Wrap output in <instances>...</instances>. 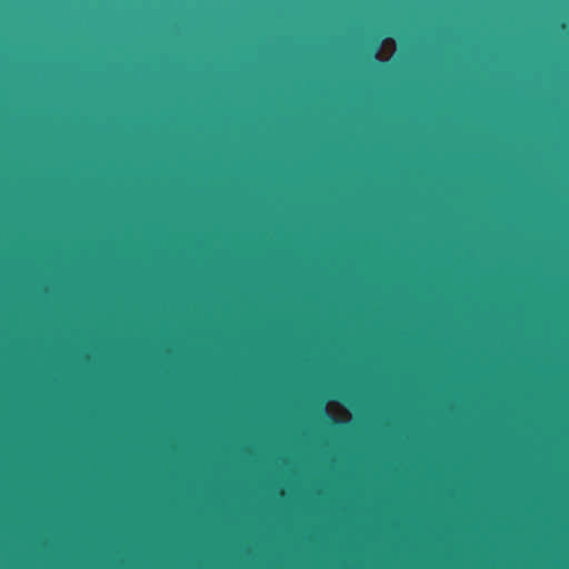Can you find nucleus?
<instances>
[{
    "instance_id": "1",
    "label": "nucleus",
    "mask_w": 569,
    "mask_h": 569,
    "mask_svg": "<svg viewBox=\"0 0 569 569\" xmlns=\"http://www.w3.org/2000/svg\"><path fill=\"white\" fill-rule=\"evenodd\" d=\"M318 413H319V416H320L321 418H323V419H326V420H331V421H333L335 423H336V422H338V420H337V419H335L332 416H330V415H329V412H328L327 408H326L323 405H321V406L319 407V409H318Z\"/></svg>"
},
{
    "instance_id": "2",
    "label": "nucleus",
    "mask_w": 569,
    "mask_h": 569,
    "mask_svg": "<svg viewBox=\"0 0 569 569\" xmlns=\"http://www.w3.org/2000/svg\"><path fill=\"white\" fill-rule=\"evenodd\" d=\"M378 51H379V48H378V46H376V47L372 49V51H371V57H372V58H377V57H378Z\"/></svg>"
}]
</instances>
